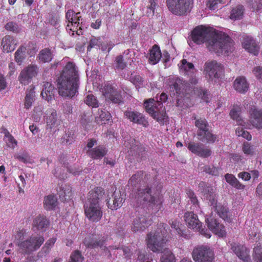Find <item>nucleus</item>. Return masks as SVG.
<instances>
[{"mask_svg": "<svg viewBox=\"0 0 262 262\" xmlns=\"http://www.w3.org/2000/svg\"><path fill=\"white\" fill-rule=\"evenodd\" d=\"M191 39L197 44L206 42L210 51L219 54L228 53L233 50V41L228 35L222 32L216 33L212 29L202 26L193 29Z\"/></svg>", "mask_w": 262, "mask_h": 262, "instance_id": "nucleus-1", "label": "nucleus"}, {"mask_svg": "<svg viewBox=\"0 0 262 262\" xmlns=\"http://www.w3.org/2000/svg\"><path fill=\"white\" fill-rule=\"evenodd\" d=\"M59 94L62 97H74L78 92L79 84L78 71L75 65L68 62L58 80Z\"/></svg>", "mask_w": 262, "mask_h": 262, "instance_id": "nucleus-2", "label": "nucleus"}, {"mask_svg": "<svg viewBox=\"0 0 262 262\" xmlns=\"http://www.w3.org/2000/svg\"><path fill=\"white\" fill-rule=\"evenodd\" d=\"M104 194L102 189L96 188L90 192L84 204V212L87 218L92 222L99 221L102 216L100 202Z\"/></svg>", "mask_w": 262, "mask_h": 262, "instance_id": "nucleus-3", "label": "nucleus"}, {"mask_svg": "<svg viewBox=\"0 0 262 262\" xmlns=\"http://www.w3.org/2000/svg\"><path fill=\"white\" fill-rule=\"evenodd\" d=\"M169 229L166 224L160 223L155 232L147 234V247L154 252H163L164 251L166 243L167 241L166 236Z\"/></svg>", "mask_w": 262, "mask_h": 262, "instance_id": "nucleus-4", "label": "nucleus"}, {"mask_svg": "<svg viewBox=\"0 0 262 262\" xmlns=\"http://www.w3.org/2000/svg\"><path fill=\"white\" fill-rule=\"evenodd\" d=\"M168 10L172 14L186 16L193 8V0H166Z\"/></svg>", "mask_w": 262, "mask_h": 262, "instance_id": "nucleus-5", "label": "nucleus"}, {"mask_svg": "<svg viewBox=\"0 0 262 262\" xmlns=\"http://www.w3.org/2000/svg\"><path fill=\"white\" fill-rule=\"evenodd\" d=\"M135 199L140 205L145 204H148L149 206L157 205V206H159V208L162 203L160 199H156L151 195V188L149 185L143 187L140 185Z\"/></svg>", "mask_w": 262, "mask_h": 262, "instance_id": "nucleus-6", "label": "nucleus"}, {"mask_svg": "<svg viewBox=\"0 0 262 262\" xmlns=\"http://www.w3.org/2000/svg\"><path fill=\"white\" fill-rule=\"evenodd\" d=\"M192 257L195 262H213L214 253L206 246H201L195 248L192 252Z\"/></svg>", "mask_w": 262, "mask_h": 262, "instance_id": "nucleus-7", "label": "nucleus"}, {"mask_svg": "<svg viewBox=\"0 0 262 262\" xmlns=\"http://www.w3.org/2000/svg\"><path fill=\"white\" fill-rule=\"evenodd\" d=\"M185 221L189 228L199 231L202 235L206 237L211 236L209 231L207 229L201 228L202 223L199 220L197 215L193 212H187L184 215Z\"/></svg>", "mask_w": 262, "mask_h": 262, "instance_id": "nucleus-8", "label": "nucleus"}, {"mask_svg": "<svg viewBox=\"0 0 262 262\" xmlns=\"http://www.w3.org/2000/svg\"><path fill=\"white\" fill-rule=\"evenodd\" d=\"M102 90L105 98L110 100L113 103H120L122 101L121 91L117 90L116 85L107 82L104 85Z\"/></svg>", "mask_w": 262, "mask_h": 262, "instance_id": "nucleus-9", "label": "nucleus"}, {"mask_svg": "<svg viewBox=\"0 0 262 262\" xmlns=\"http://www.w3.org/2000/svg\"><path fill=\"white\" fill-rule=\"evenodd\" d=\"M205 66L206 75L210 79L219 78L224 71L223 66L215 60L208 61Z\"/></svg>", "mask_w": 262, "mask_h": 262, "instance_id": "nucleus-10", "label": "nucleus"}, {"mask_svg": "<svg viewBox=\"0 0 262 262\" xmlns=\"http://www.w3.org/2000/svg\"><path fill=\"white\" fill-rule=\"evenodd\" d=\"M38 68L36 65L30 64L24 68L18 77L19 82L24 85L28 84L37 73Z\"/></svg>", "mask_w": 262, "mask_h": 262, "instance_id": "nucleus-11", "label": "nucleus"}, {"mask_svg": "<svg viewBox=\"0 0 262 262\" xmlns=\"http://www.w3.org/2000/svg\"><path fill=\"white\" fill-rule=\"evenodd\" d=\"M231 249L239 259L244 262H250V251L245 246L238 243H232Z\"/></svg>", "mask_w": 262, "mask_h": 262, "instance_id": "nucleus-12", "label": "nucleus"}, {"mask_svg": "<svg viewBox=\"0 0 262 262\" xmlns=\"http://www.w3.org/2000/svg\"><path fill=\"white\" fill-rule=\"evenodd\" d=\"M124 115L127 119L134 123L141 125L145 127L149 125L145 116L139 112L127 110L124 113Z\"/></svg>", "mask_w": 262, "mask_h": 262, "instance_id": "nucleus-13", "label": "nucleus"}, {"mask_svg": "<svg viewBox=\"0 0 262 262\" xmlns=\"http://www.w3.org/2000/svg\"><path fill=\"white\" fill-rule=\"evenodd\" d=\"M199 187L204 197L209 201L211 205L216 204L217 202L214 189L208 184L202 182L199 184Z\"/></svg>", "mask_w": 262, "mask_h": 262, "instance_id": "nucleus-14", "label": "nucleus"}, {"mask_svg": "<svg viewBox=\"0 0 262 262\" xmlns=\"http://www.w3.org/2000/svg\"><path fill=\"white\" fill-rule=\"evenodd\" d=\"M205 221L209 230L215 234L220 236H223L226 234L224 226L220 224L216 219L210 217L206 218Z\"/></svg>", "mask_w": 262, "mask_h": 262, "instance_id": "nucleus-15", "label": "nucleus"}, {"mask_svg": "<svg viewBox=\"0 0 262 262\" xmlns=\"http://www.w3.org/2000/svg\"><path fill=\"white\" fill-rule=\"evenodd\" d=\"M168 84L170 89H172L173 91H176L177 93L179 94L183 90H186L189 87V84L187 82L176 76H172L169 78Z\"/></svg>", "mask_w": 262, "mask_h": 262, "instance_id": "nucleus-16", "label": "nucleus"}, {"mask_svg": "<svg viewBox=\"0 0 262 262\" xmlns=\"http://www.w3.org/2000/svg\"><path fill=\"white\" fill-rule=\"evenodd\" d=\"M243 48L254 55L258 54L259 47L256 41L250 36H245L242 41Z\"/></svg>", "mask_w": 262, "mask_h": 262, "instance_id": "nucleus-17", "label": "nucleus"}, {"mask_svg": "<svg viewBox=\"0 0 262 262\" xmlns=\"http://www.w3.org/2000/svg\"><path fill=\"white\" fill-rule=\"evenodd\" d=\"M56 89L49 82H44L42 85V90L41 95L43 99L48 102L51 101L54 98Z\"/></svg>", "mask_w": 262, "mask_h": 262, "instance_id": "nucleus-18", "label": "nucleus"}, {"mask_svg": "<svg viewBox=\"0 0 262 262\" xmlns=\"http://www.w3.org/2000/svg\"><path fill=\"white\" fill-rule=\"evenodd\" d=\"M150 221L143 215H139L133 221L132 229L135 232L144 230L146 227L150 225Z\"/></svg>", "mask_w": 262, "mask_h": 262, "instance_id": "nucleus-19", "label": "nucleus"}, {"mask_svg": "<svg viewBox=\"0 0 262 262\" xmlns=\"http://www.w3.org/2000/svg\"><path fill=\"white\" fill-rule=\"evenodd\" d=\"M47 115L49 116L47 118V128L52 129L58 126L60 121L57 119L56 111L53 108H49L47 111Z\"/></svg>", "mask_w": 262, "mask_h": 262, "instance_id": "nucleus-20", "label": "nucleus"}, {"mask_svg": "<svg viewBox=\"0 0 262 262\" xmlns=\"http://www.w3.org/2000/svg\"><path fill=\"white\" fill-rule=\"evenodd\" d=\"M107 200L108 207L112 210H116L121 206L123 198L119 192H114L112 195V198H110Z\"/></svg>", "mask_w": 262, "mask_h": 262, "instance_id": "nucleus-21", "label": "nucleus"}, {"mask_svg": "<svg viewBox=\"0 0 262 262\" xmlns=\"http://www.w3.org/2000/svg\"><path fill=\"white\" fill-rule=\"evenodd\" d=\"M32 225L33 228L45 231L49 225V221L45 216L39 215L33 220Z\"/></svg>", "mask_w": 262, "mask_h": 262, "instance_id": "nucleus-22", "label": "nucleus"}, {"mask_svg": "<svg viewBox=\"0 0 262 262\" xmlns=\"http://www.w3.org/2000/svg\"><path fill=\"white\" fill-rule=\"evenodd\" d=\"M16 45V40L12 36L7 35L3 38L2 45L4 51L7 53L14 51Z\"/></svg>", "mask_w": 262, "mask_h": 262, "instance_id": "nucleus-23", "label": "nucleus"}, {"mask_svg": "<svg viewBox=\"0 0 262 262\" xmlns=\"http://www.w3.org/2000/svg\"><path fill=\"white\" fill-rule=\"evenodd\" d=\"M250 122L254 127L258 128H262V112L254 108L250 112Z\"/></svg>", "mask_w": 262, "mask_h": 262, "instance_id": "nucleus-24", "label": "nucleus"}, {"mask_svg": "<svg viewBox=\"0 0 262 262\" xmlns=\"http://www.w3.org/2000/svg\"><path fill=\"white\" fill-rule=\"evenodd\" d=\"M107 150L101 145L87 150V154L91 158L94 159H100L106 154Z\"/></svg>", "mask_w": 262, "mask_h": 262, "instance_id": "nucleus-25", "label": "nucleus"}, {"mask_svg": "<svg viewBox=\"0 0 262 262\" xmlns=\"http://www.w3.org/2000/svg\"><path fill=\"white\" fill-rule=\"evenodd\" d=\"M146 111L151 115L160 107L162 109L163 104L161 102L155 101L154 99L146 100L144 102Z\"/></svg>", "mask_w": 262, "mask_h": 262, "instance_id": "nucleus-26", "label": "nucleus"}, {"mask_svg": "<svg viewBox=\"0 0 262 262\" xmlns=\"http://www.w3.org/2000/svg\"><path fill=\"white\" fill-rule=\"evenodd\" d=\"M234 89L241 93L247 91L249 86L246 78L244 77H237L234 82Z\"/></svg>", "mask_w": 262, "mask_h": 262, "instance_id": "nucleus-27", "label": "nucleus"}, {"mask_svg": "<svg viewBox=\"0 0 262 262\" xmlns=\"http://www.w3.org/2000/svg\"><path fill=\"white\" fill-rule=\"evenodd\" d=\"M161 57L162 54L159 47L156 45H154L150 51L148 57L149 63L155 64L159 61Z\"/></svg>", "mask_w": 262, "mask_h": 262, "instance_id": "nucleus-28", "label": "nucleus"}, {"mask_svg": "<svg viewBox=\"0 0 262 262\" xmlns=\"http://www.w3.org/2000/svg\"><path fill=\"white\" fill-rule=\"evenodd\" d=\"M54 54L50 48H45L41 50L37 56L40 62L42 63L49 62L53 59Z\"/></svg>", "mask_w": 262, "mask_h": 262, "instance_id": "nucleus-29", "label": "nucleus"}, {"mask_svg": "<svg viewBox=\"0 0 262 262\" xmlns=\"http://www.w3.org/2000/svg\"><path fill=\"white\" fill-rule=\"evenodd\" d=\"M202 133L197 135V137L198 140L202 142L213 143L216 140L217 136L212 134L209 129Z\"/></svg>", "mask_w": 262, "mask_h": 262, "instance_id": "nucleus-30", "label": "nucleus"}, {"mask_svg": "<svg viewBox=\"0 0 262 262\" xmlns=\"http://www.w3.org/2000/svg\"><path fill=\"white\" fill-rule=\"evenodd\" d=\"M105 241L103 239H94L90 238H85L84 244L85 246L89 248L95 249L98 247L105 250L106 247L104 245Z\"/></svg>", "mask_w": 262, "mask_h": 262, "instance_id": "nucleus-31", "label": "nucleus"}, {"mask_svg": "<svg viewBox=\"0 0 262 262\" xmlns=\"http://www.w3.org/2000/svg\"><path fill=\"white\" fill-rule=\"evenodd\" d=\"M111 118V114L105 110L98 109L97 115L95 117V121L97 124H105Z\"/></svg>", "mask_w": 262, "mask_h": 262, "instance_id": "nucleus-32", "label": "nucleus"}, {"mask_svg": "<svg viewBox=\"0 0 262 262\" xmlns=\"http://www.w3.org/2000/svg\"><path fill=\"white\" fill-rule=\"evenodd\" d=\"M35 97L34 88L30 86V89H28L26 92L24 105L26 109L28 110L31 107L33 102L35 101Z\"/></svg>", "mask_w": 262, "mask_h": 262, "instance_id": "nucleus-33", "label": "nucleus"}, {"mask_svg": "<svg viewBox=\"0 0 262 262\" xmlns=\"http://www.w3.org/2000/svg\"><path fill=\"white\" fill-rule=\"evenodd\" d=\"M28 238L31 242L30 245L32 247L31 249L33 252L39 249L45 241L43 237L41 235H35Z\"/></svg>", "mask_w": 262, "mask_h": 262, "instance_id": "nucleus-34", "label": "nucleus"}, {"mask_svg": "<svg viewBox=\"0 0 262 262\" xmlns=\"http://www.w3.org/2000/svg\"><path fill=\"white\" fill-rule=\"evenodd\" d=\"M28 238L31 242L30 245L32 247L31 249L33 252L39 249L45 241L43 237L41 235H35Z\"/></svg>", "mask_w": 262, "mask_h": 262, "instance_id": "nucleus-35", "label": "nucleus"}, {"mask_svg": "<svg viewBox=\"0 0 262 262\" xmlns=\"http://www.w3.org/2000/svg\"><path fill=\"white\" fill-rule=\"evenodd\" d=\"M226 181L232 186L237 189H244L245 186L241 183L232 174L227 173L225 176Z\"/></svg>", "mask_w": 262, "mask_h": 262, "instance_id": "nucleus-36", "label": "nucleus"}, {"mask_svg": "<svg viewBox=\"0 0 262 262\" xmlns=\"http://www.w3.org/2000/svg\"><path fill=\"white\" fill-rule=\"evenodd\" d=\"M57 204V198L52 195H49L44 198L43 205L47 210H52L55 208Z\"/></svg>", "mask_w": 262, "mask_h": 262, "instance_id": "nucleus-37", "label": "nucleus"}, {"mask_svg": "<svg viewBox=\"0 0 262 262\" xmlns=\"http://www.w3.org/2000/svg\"><path fill=\"white\" fill-rule=\"evenodd\" d=\"M31 242L29 240V238L27 239L20 242L18 243L17 246L19 247V250L20 253L24 254H30L33 252L32 250L31 249V246H30Z\"/></svg>", "mask_w": 262, "mask_h": 262, "instance_id": "nucleus-38", "label": "nucleus"}, {"mask_svg": "<svg viewBox=\"0 0 262 262\" xmlns=\"http://www.w3.org/2000/svg\"><path fill=\"white\" fill-rule=\"evenodd\" d=\"M195 125L198 128L197 135L209 129V124L205 119L200 118L196 119L195 118Z\"/></svg>", "mask_w": 262, "mask_h": 262, "instance_id": "nucleus-39", "label": "nucleus"}, {"mask_svg": "<svg viewBox=\"0 0 262 262\" xmlns=\"http://www.w3.org/2000/svg\"><path fill=\"white\" fill-rule=\"evenodd\" d=\"M143 172L139 171L133 174L128 181V184L134 187H137L141 182Z\"/></svg>", "mask_w": 262, "mask_h": 262, "instance_id": "nucleus-40", "label": "nucleus"}, {"mask_svg": "<svg viewBox=\"0 0 262 262\" xmlns=\"http://www.w3.org/2000/svg\"><path fill=\"white\" fill-rule=\"evenodd\" d=\"M160 107L158 111H155L151 116L157 121L162 124H164L165 121L167 119V116L164 111V108L160 110Z\"/></svg>", "mask_w": 262, "mask_h": 262, "instance_id": "nucleus-41", "label": "nucleus"}, {"mask_svg": "<svg viewBox=\"0 0 262 262\" xmlns=\"http://www.w3.org/2000/svg\"><path fill=\"white\" fill-rule=\"evenodd\" d=\"M243 14V6L238 5L232 9L230 14V18L233 20L240 19L242 18Z\"/></svg>", "mask_w": 262, "mask_h": 262, "instance_id": "nucleus-42", "label": "nucleus"}, {"mask_svg": "<svg viewBox=\"0 0 262 262\" xmlns=\"http://www.w3.org/2000/svg\"><path fill=\"white\" fill-rule=\"evenodd\" d=\"M213 206L217 214L221 218L224 220L229 221V219H228V210L226 206L217 205V202H216V204H214Z\"/></svg>", "mask_w": 262, "mask_h": 262, "instance_id": "nucleus-43", "label": "nucleus"}, {"mask_svg": "<svg viewBox=\"0 0 262 262\" xmlns=\"http://www.w3.org/2000/svg\"><path fill=\"white\" fill-rule=\"evenodd\" d=\"M4 133L5 134V137L7 139L6 141L7 146L11 148L14 149L17 146V141L10 134L7 129H4Z\"/></svg>", "mask_w": 262, "mask_h": 262, "instance_id": "nucleus-44", "label": "nucleus"}, {"mask_svg": "<svg viewBox=\"0 0 262 262\" xmlns=\"http://www.w3.org/2000/svg\"><path fill=\"white\" fill-rule=\"evenodd\" d=\"M161 257V262H175V257L173 253L168 249H164Z\"/></svg>", "mask_w": 262, "mask_h": 262, "instance_id": "nucleus-45", "label": "nucleus"}, {"mask_svg": "<svg viewBox=\"0 0 262 262\" xmlns=\"http://www.w3.org/2000/svg\"><path fill=\"white\" fill-rule=\"evenodd\" d=\"M26 50L25 47H21L18 49L15 53V61L19 64H20L26 57Z\"/></svg>", "mask_w": 262, "mask_h": 262, "instance_id": "nucleus-46", "label": "nucleus"}, {"mask_svg": "<svg viewBox=\"0 0 262 262\" xmlns=\"http://www.w3.org/2000/svg\"><path fill=\"white\" fill-rule=\"evenodd\" d=\"M92 116L90 112H83L80 116V121L83 126H86L92 121Z\"/></svg>", "mask_w": 262, "mask_h": 262, "instance_id": "nucleus-47", "label": "nucleus"}, {"mask_svg": "<svg viewBox=\"0 0 262 262\" xmlns=\"http://www.w3.org/2000/svg\"><path fill=\"white\" fill-rule=\"evenodd\" d=\"M195 93L197 94L204 101L208 102L210 98L209 92L202 88H196Z\"/></svg>", "mask_w": 262, "mask_h": 262, "instance_id": "nucleus-48", "label": "nucleus"}, {"mask_svg": "<svg viewBox=\"0 0 262 262\" xmlns=\"http://www.w3.org/2000/svg\"><path fill=\"white\" fill-rule=\"evenodd\" d=\"M14 157L19 161L25 163H28L30 161L29 154L26 150L20 151L19 153L15 154Z\"/></svg>", "mask_w": 262, "mask_h": 262, "instance_id": "nucleus-49", "label": "nucleus"}, {"mask_svg": "<svg viewBox=\"0 0 262 262\" xmlns=\"http://www.w3.org/2000/svg\"><path fill=\"white\" fill-rule=\"evenodd\" d=\"M85 102L89 106L93 107H98L99 106L98 101L93 95H88L85 98Z\"/></svg>", "mask_w": 262, "mask_h": 262, "instance_id": "nucleus-50", "label": "nucleus"}, {"mask_svg": "<svg viewBox=\"0 0 262 262\" xmlns=\"http://www.w3.org/2000/svg\"><path fill=\"white\" fill-rule=\"evenodd\" d=\"M194 66L192 63L189 62L186 59H183L181 61V65L180 66V69L181 70H183L185 72L191 71L194 69Z\"/></svg>", "mask_w": 262, "mask_h": 262, "instance_id": "nucleus-51", "label": "nucleus"}, {"mask_svg": "<svg viewBox=\"0 0 262 262\" xmlns=\"http://www.w3.org/2000/svg\"><path fill=\"white\" fill-rule=\"evenodd\" d=\"M84 257L79 250L74 251L71 255L70 261L72 262H82Z\"/></svg>", "mask_w": 262, "mask_h": 262, "instance_id": "nucleus-52", "label": "nucleus"}, {"mask_svg": "<svg viewBox=\"0 0 262 262\" xmlns=\"http://www.w3.org/2000/svg\"><path fill=\"white\" fill-rule=\"evenodd\" d=\"M203 145L199 143H190L188 145V148L192 153L198 156L199 152L202 149Z\"/></svg>", "mask_w": 262, "mask_h": 262, "instance_id": "nucleus-53", "label": "nucleus"}, {"mask_svg": "<svg viewBox=\"0 0 262 262\" xmlns=\"http://www.w3.org/2000/svg\"><path fill=\"white\" fill-rule=\"evenodd\" d=\"M72 195V191L70 187L63 188L59 194V197L64 201L70 199Z\"/></svg>", "mask_w": 262, "mask_h": 262, "instance_id": "nucleus-54", "label": "nucleus"}, {"mask_svg": "<svg viewBox=\"0 0 262 262\" xmlns=\"http://www.w3.org/2000/svg\"><path fill=\"white\" fill-rule=\"evenodd\" d=\"M56 239L55 238H51L48 240L44 245V246L42 248L41 251L39 253H44L45 254H47L49 253L51 247L55 243Z\"/></svg>", "mask_w": 262, "mask_h": 262, "instance_id": "nucleus-55", "label": "nucleus"}, {"mask_svg": "<svg viewBox=\"0 0 262 262\" xmlns=\"http://www.w3.org/2000/svg\"><path fill=\"white\" fill-rule=\"evenodd\" d=\"M203 171L212 176H219V170L216 167L211 165H205L203 167Z\"/></svg>", "mask_w": 262, "mask_h": 262, "instance_id": "nucleus-56", "label": "nucleus"}, {"mask_svg": "<svg viewBox=\"0 0 262 262\" xmlns=\"http://www.w3.org/2000/svg\"><path fill=\"white\" fill-rule=\"evenodd\" d=\"M171 227L174 229L176 232L180 235L181 236L186 237V235L184 234L182 230L181 229L179 225V222L177 221H171L169 222Z\"/></svg>", "mask_w": 262, "mask_h": 262, "instance_id": "nucleus-57", "label": "nucleus"}, {"mask_svg": "<svg viewBox=\"0 0 262 262\" xmlns=\"http://www.w3.org/2000/svg\"><path fill=\"white\" fill-rule=\"evenodd\" d=\"M126 63L124 61L123 56L119 55L116 57L115 59V67L117 69L123 70L126 67Z\"/></svg>", "mask_w": 262, "mask_h": 262, "instance_id": "nucleus-58", "label": "nucleus"}, {"mask_svg": "<svg viewBox=\"0 0 262 262\" xmlns=\"http://www.w3.org/2000/svg\"><path fill=\"white\" fill-rule=\"evenodd\" d=\"M254 258L257 262H262V247L257 246L254 249Z\"/></svg>", "mask_w": 262, "mask_h": 262, "instance_id": "nucleus-59", "label": "nucleus"}, {"mask_svg": "<svg viewBox=\"0 0 262 262\" xmlns=\"http://www.w3.org/2000/svg\"><path fill=\"white\" fill-rule=\"evenodd\" d=\"M6 30L17 33L19 31L18 26L13 21L9 22L5 25Z\"/></svg>", "mask_w": 262, "mask_h": 262, "instance_id": "nucleus-60", "label": "nucleus"}, {"mask_svg": "<svg viewBox=\"0 0 262 262\" xmlns=\"http://www.w3.org/2000/svg\"><path fill=\"white\" fill-rule=\"evenodd\" d=\"M211 155V151L210 149L205 148L204 145L202 147V149L199 152L198 156L202 158H208Z\"/></svg>", "mask_w": 262, "mask_h": 262, "instance_id": "nucleus-61", "label": "nucleus"}, {"mask_svg": "<svg viewBox=\"0 0 262 262\" xmlns=\"http://www.w3.org/2000/svg\"><path fill=\"white\" fill-rule=\"evenodd\" d=\"M74 14L75 12L72 10H68L66 14L67 19H68L69 23L72 24V25H73V22H75L74 20L76 19V15L74 16Z\"/></svg>", "mask_w": 262, "mask_h": 262, "instance_id": "nucleus-62", "label": "nucleus"}, {"mask_svg": "<svg viewBox=\"0 0 262 262\" xmlns=\"http://www.w3.org/2000/svg\"><path fill=\"white\" fill-rule=\"evenodd\" d=\"M137 255V261L139 262H145L149 259L148 255L145 252H141L139 251Z\"/></svg>", "mask_w": 262, "mask_h": 262, "instance_id": "nucleus-63", "label": "nucleus"}, {"mask_svg": "<svg viewBox=\"0 0 262 262\" xmlns=\"http://www.w3.org/2000/svg\"><path fill=\"white\" fill-rule=\"evenodd\" d=\"M253 72L257 78L262 81V67H256L253 69Z\"/></svg>", "mask_w": 262, "mask_h": 262, "instance_id": "nucleus-64", "label": "nucleus"}]
</instances>
